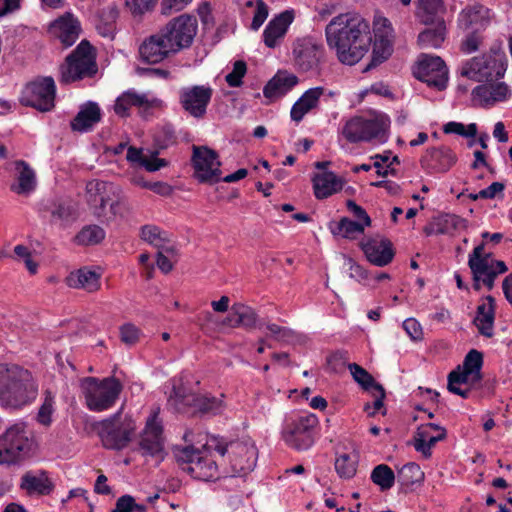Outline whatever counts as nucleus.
Listing matches in <instances>:
<instances>
[{"label":"nucleus","instance_id":"f257e3e1","mask_svg":"<svg viewBox=\"0 0 512 512\" xmlns=\"http://www.w3.org/2000/svg\"><path fill=\"white\" fill-rule=\"evenodd\" d=\"M325 35L338 60L350 66L364 57L372 40L369 23L359 14L350 12L334 17L326 26Z\"/></svg>","mask_w":512,"mask_h":512},{"label":"nucleus","instance_id":"f03ea898","mask_svg":"<svg viewBox=\"0 0 512 512\" xmlns=\"http://www.w3.org/2000/svg\"><path fill=\"white\" fill-rule=\"evenodd\" d=\"M85 200L91 214L103 224L123 219L130 213L129 203L119 186L92 179L85 186Z\"/></svg>","mask_w":512,"mask_h":512},{"label":"nucleus","instance_id":"7ed1b4c3","mask_svg":"<svg viewBox=\"0 0 512 512\" xmlns=\"http://www.w3.org/2000/svg\"><path fill=\"white\" fill-rule=\"evenodd\" d=\"M38 386L32 374L16 364L0 363V405L18 409L31 403Z\"/></svg>","mask_w":512,"mask_h":512},{"label":"nucleus","instance_id":"20e7f679","mask_svg":"<svg viewBox=\"0 0 512 512\" xmlns=\"http://www.w3.org/2000/svg\"><path fill=\"white\" fill-rule=\"evenodd\" d=\"M207 447L214 448L222 458V465H227L225 473L232 477L245 476L256 466L258 450L250 439L227 443L218 437H211Z\"/></svg>","mask_w":512,"mask_h":512},{"label":"nucleus","instance_id":"39448f33","mask_svg":"<svg viewBox=\"0 0 512 512\" xmlns=\"http://www.w3.org/2000/svg\"><path fill=\"white\" fill-rule=\"evenodd\" d=\"M389 124V118L385 114L372 112L349 118L344 122L340 132L349 143L374 140L384 142Z\"/></svg>","mask_w":512,"mask_h":512},{"label":"nucleus","instance_id":"423d86ee","mask_svg":"<svg viewBox=\"0 0 512 512\" xmlns=\"http://www.w3.org/2000/svg\"><path fill=\"white\" fill-rule=\"evenodd\" d=\"M208 441L201 449L193 446L176 447L174 457L180 468L190 474L193 478L210 481L219 477L218 464L212 458V447H207Z\"/></svg>","mask_w":512,"mask_h":512},{"label":"nucleus","instance_id":"0eeeda50","mask_svg":"<svg viewBox=\"0 0 512 512\" xmlns=\"http://www.w3.org/2000/svg\"><path fill=\"white\" fill-rule=\"evenodd\" d=\"M484 247V243L476 246L468 259V266L473 279V288L476 291L481 290L482 286L491 291L494 287L495 279L508 270L505 262L494 259L490 253H485Z\"/></svg>","mask_w":512,"mask_h":512},{"label":"nucleus","instance_id":"6e6552de","mask_svg":"<svg viewBox=\"0 0 512 512\" xmlns=\"http://www.w3.org/2000/svg\"><path fill=\"white\" fill-rule=\"evenodd\" d=\"M507 68L504 52L491 49L489 53L467 60L461 75L477 82H493L502 78Z\"/></svg>","mask_w":512,"mask_h":512},{"label":"nucleus","instance_id":"1a4fd4ad","mask_svg":"<svg viewBox=\"0 0 512 512\" xmlns=\"http://www.w3.org/2000/svg\"><path fill=\"white\" fill-rule=\"evenodd\" d=\"M82 393L89 410L101 412L112 407L119 397L122 385L115 378H105L101 381L94 377L81 380Z\"/></svg>","mask_w":512,"mask_h":512},{"label":"nucleus","instance_id":"9d476101","mask_svg":"<svg viewBox=\"0 0 512 512\" xmlns=\"http://www.w3.org/2000/svg\"><path fill=\"white\" fill-rule=\"evenodd\" d=\"M30 432L23 423L10 426L0 436V464H16L25 459L32 450Z\"/></svg>","mask_w":512,"mask_h":512},{"label":"nucleus","instance_id":"9b49d317","mask_svg":"<svg viewBox=\"0 0 512 512\" xmlns=\"http://www.w3.org/2000/svg\"><path fill=\"white\" fill-rule=\"evenodd\" d=\"M102 444L107 449L121 450L131 441L135 432V422L121 411L100 421L96 426Z\"/></svg>","mask_w":512,"mask_h":512},{"label":"nucleus","instance_id":"f8f14e48","mask_svg":"<svg viewBox=\"0 0 512 512\" xmlns=\"http://www.w3.org/2000/svg\"><path fill=\"white\" fill-rule=\"evenodd\" d=\"M96 71L93 48L88 41L83 40L60 66V82L68 84L92 76Z\"/></svg>","mask_w":512,"mask_h":512},{"label":"nucleus","instance_id":"ddd939ff","mask_svg":"<svg viewBox=\"0 0 512 512\" xmlns=\"http://www.w3.org/2000/svg\"><path fill=\"white\" fill-rule=\"evenodd\" d=\"M317 424L318 419L314 414L291 418L282 429V439L295 450H307L314 444V430Z\"/></svg>","mask_w":512,"mask_h":512},{"label":"nucleus","instance_id":"4468645a","mask_svg":"<svg viewBox=\"0 0 512 512\" xmlns=\"http://www.w3.org/2000/svg\"><path fill=\"white\" fill-rule=\"evenodd\" d=\"M483 354H466L462 364L448 374L449 392L468 398L470 389H461V384L475 385L482 380Z\"/></svg>","mask_w":512,"mask_h":512},{"label":"nucleus","instance_id":"2eb2a0df","mask_svg":"<svg viewBox=\"0 0 512 512\" xmlns=\"http://www.w3.org/2000/svg\"><path fill=\"white\" fill-rule=\"evenodd\" d=\"M212 96L213 89L210 85L185 86L178 91V102L184 113L200 120L206 116Z\"/></svg>","mask_w":512,"mask_h":512},{"label":"nucleus","instance_id":"dca6fc26","mask_svg":"<svg viewBox=\"0 0 512 512\" xmlns=\"http://www.w3.org/2000/svg\"><path fill=\"white\" fill-rule=\"evenodd\" d=\"M175 52L192 45L197 34V18L190 14H182L171 19L162 29Z\"/></svg>","mask_w":512,"mask_h":512},{"label":"nucleus","instance_id":"f3484780","mask_svg":"<svg viewBox=\"0 0 512 512\" xmlns=\"http://www.w3.org/2000/svg\"><path fill=\"white\" fill-rule=\"evenodd\" d=\"M192 164L194 167V177L200 183L212 185L221 181V162L214 150L206 146H194Z\"/></svg>","mask_w":512,"mask_h":512},{"label":"nucleus","instance_id":"a211bd4d","mask_svg":"<svg viewBox=\"0 0 512 512\" xmlns=\"http://www.w3.org/2000/svg\"><path fill=\"white\" fill-rule=\"evenodd\" d=\"M55 92L54 80L51 77H46L27 85L20 101L25 106L47 112L54 107Z\"/></svg>","mask_w":512,"mask_h":512},{"label":"nucleus","instance_id":"6ab92c4d","mask_svg":"<svg viewBox=\"0 0 512 512\" xmlns=\"http://www.w3.org/2000/svg\"><path fill=\"white\" fill-rule=\"evenodd\" d=\"M414 76L429 86L442 90L448 81V70L439 56L421 54L414 69Z\"/></svg>","mask_w":512,"mask_h":512},{"label":"nucleus","instance_id":"aec40b11","mask_svg":"<svg viewBox=\"0 0 512 512\" xmlns=\"http://www.w3.org/2000/svg\"><path fill=\"white\" fill-rule=\"evenodd\" d=\"M199 379L191 372H183L173 380V390L168 403L179 412H189V405L195 401Z\"/></svg>","mask_w":512,"mask_h":512},{"label":"nucleus","instance_id":"412c9836","mask_svg":"<svg viewBox=\"0 0 512 512\" xmlns=\"http://www.w3.org/2000/svg\"><path fill=\"white\" fill-rule=\"evenodd\" d=\"M158 104L159 101L156 98H151L146 93H138L130 89L116 98L113 110L116 115L124 118L130 116L131 109L135 107L142 116H146Z\"/></svg>","mask_w":512,"mask_h":512},{"label":"nucleus","instance_id":"4be33fe9","mask_svg":"<svg viewBox=\"0 0 512 512\" xmlns=\"http://www.w3.org/2000/svg\"><path fill=\"white\" fill-rule=\"evenodd\" d=\"M137 451L142 456L160 457L163 452L162 425L158 420L157 414L148 418L145 429L143 430L138 442Z\"/></svg>","mask_w":512,"mask_h":512},{"label":"nucleus","instance_id":"5701e85b","mask_svg":"<svg viewBox=\"0 0 512 512\" xmlns=\"http://www.w3.org/2000/svg\"><path fill=\"white\" fill-rule=\"evenodd\" d=\"M174 53L175 50L161 29L146 38L139 47L141 59L151 64L159 63Z\"/></svg>","mask_w":512,"mask_h":512},{"label":"nucleus","instance_id":"b1692460","mask_svg":"<svg viewBox=\"0 0 512 512\" xmlns=\"http://www.w3.org/2000/svg\"><path fill=\"white\" fill-rule=\"evenodd\" d=\"M360 247L367 260L378 267H384L392 262L395 252L392 242L385 237H372L361 241Z\"/></svg>","mask_w":512,"mask_h":512},{"label":"nucleus","instance_id":"393cba45","mask_svg":"<svg viewBox=\"0 0 512 512\" xmlns=\"http://www.w3.org/2000/svg\"><path fill=\"white\" fill-rule=\"evenodd\" d=\"M79 19L71 12H65L49 26V32L57 38L64 47L72 46L81 34Z\"/></svg>","mask_w":512,"mask_h":512},{"label":"nucleus","instance_id":"a878e982","mask_svg":"<svg viewBox=\"0 0 512 512\" xmlns=\"http://www.w3.org/2000/svg\"><path fill=\"white\" fill-rule=\"evenodd\" d=\"M293 54L296 66L301 71L307 72L318 66L323 48L311 39L304 38L296 41Z\"/></svg>","mask_w":512,"mask_h":512},{"label":"nucleus","instance_id":"bb28decb","mask_svg":"<svg viewBox=\"0 0 512 512\" xmlns=\"http://www.w3.org/2000/svg\"><path fill=\"white\" fill-rule=\"evenodd\" d=\"M490 10L483 5L467 6L458 15V26L464 31H482L490 24Z\"/></svg>","mask_w":512,"mask_h":512},{"label":"nucleus","instance_id":"cd10ccee","mask_svg":"<svg viewBox=\"0 0 512 512\" xmlns=\"http://www.w3.org/2000/svg\"><path fill=\"white\" fill-rule=\"evenodd\" d=\"M225 324L230 327H243L251 330L261 328L263 325L259 323L258 315L255 310L242 303L234 304L231 312L225 319Z\"/></svg>","mask_w":512,"mask_h":512},{"label":"nucleus","instance_id":"c85d7f7f","mask_svg":"<svg viewBox=\"0 0 512 512\" xmlns=\"http://www.w3.org/2000/svg\"><path fill=\"white\" fill-rule=\"evenodd\" d=\"M293 19L292 11H284L273 18L263 32L265 45L269 48L277 46L278 41L284 37Z\"/></svg>","mask_w":512,"mask_h":512},{"label":"nucleus","instance_id":"c756f323","mask_svg":"<svg viewBox=\"0 0 512 512\" xmlns=\"http://www.w3.org/2000/svg\"><path fill=\"white\" fill-rule=\"evenodd\" d=\"M323 87L310 88L293 104L290 116L295 122H300L306 114L316 109L319 105L320 98L324 95Z\"/></svg>","mask_w":512,"mask_h":512},{"label":"nucleus","instance_id":"7c9ffc66","mask_svg":"<svg viewBox=\"0 0 512 512\" xmlns=\"http://www.w3.org/2000/svg\"><path fill=\"white\" fill-rule=\"evenodd\" d=\"M467 221L455 214H445L437 217L429 226L424 228L427 236L452 235L455 231L465 230Z\"/></svg>","mask_w":512,"mask_h":512},{"label":"nucleus","instance_id":"2f4dec72","mask_svg":"<svg viewBox=\"0 0 512 512\" xmlns=\"http://www.w3.org/2000/svg\"><path fill=\"white\" fill-rule=\"evenodd\" d=\"M101 109L95 102H87L71 122V128L77 132H88L101 120Z\"/></svg>","mask_w":512,"mask_h":512},{"label":"nucleus","instance_id":"473e14b6","mask_svg":"<svg viewBox=\"0 0 512 512\" xmlns=\"http://www.w3.org/2000/svg\"><path fill=\"white\" fill-rule=\"evenodd\" d=\"M446 13L444 0H417L415 16L424 25H433L434 22L444 20Z\"/></svg>","mask_w":512,"mask_h":512},{"label":"nucleus","instance_id":"72a5a7b5","mask_svg":"<svg viewBox=\"0 0 512 512\" xmlns=\"http://www.w3.org/2000/svg\"><path fill=\"white\" fill-rule=\"evenodd\" d=\"M16 182L11 185V190L20 195H28L36 187V175L27 162L19 160L15 162Z\"/></svg>","mask_w":512,"mask_h":512},{"label":"nucleus","instance_id":"f704fd0d","mask_svg":"<svg viewBox=\"0 0 512 512\" xmlns=\"http://www.w3.org/2000/svg\"><path fill=\"white\" fill-rule=\"evenodd\" d=\"M314 194L317 199H325L342 189V181L333 172L316 174L313 179Z\"/></svg>","mask_w":512,"mask_h":512},{"label":"nucleus","instance_id":"c9c22d12","mask_svg":"<svg viewBox=\"0 0 512 512\" xmlns=\"http://www.w3.org/2000/svg\"><path fill=\"white\" fill-rule=\"evenodd\" d=\"M298 83V78L287 72H278L264 87L266 98H279L289 92Z\"/></svg>","mask_w":512,"mask_h":512},{"label":"nucleus","instance_id":"e433bc0d","mask_svg":"<svg viewBox=\"0 0 512 512\" xmlns=\"http://www.w3.org/2000/svg\"><path fill=\"white\" fill-rule=\"evenodd\" d=\"M423 161L436 172H446L456 163V155L448 147L432 148Z\"/></svg>","mask_w":512,"mask_h":512},{"label":"nucleus","instance_id":"4c0bfd02","mask_svg":"<svg viewBox=\"0 0 512 512\" xmlns=\"http://www.w3.org/2000/svg\"><path fill=\"white\" fill-rule=\"evenodd\" d=\"M494 318L495 300L492 296H486L485 301L477 307L474 319V323L482 335L492 336Z\"/></svg>","mask_w":512,"mask_h":512},{"label":"nucleus","instance_id":"58836bf2","mask_svg":"<svg viewBox=\"0 0 512 512\" xmlns=\"http://www.w3.org/2000/svg\"><path fill=\"white\" fill-rule=\"evenodd\" d=\"M447 28L444 20L434 22V27L427 28L419 33L418 45L422 49L440 48L446 39Z\"/></svg>","mask_w":512,"mask_h":512},{"label":"nucleus","instance_id":"ea45409f","mask_svg":"<svg viewBox=\"0 0 512 512\" xmlns=\"http://www.w3.org/2000/svg\"><path fill=\"white\" fill-rule=\"evenodd\" d=\"M67 284L72 288H82L93 292L98 290L100 286L99 275L95 271L82 268L76 272L70 273L67 277Z\"/></svg>","mask_w":512,"mask_h":512},{"label":"nucleus","instance_id":"a19ab883","mask_svg":"<svg viewBox=\"0 0 512 512\" xmlns=\"http://www.w3.org/2000/svg\"><path fill=\"white\" fill-rule=\"evenodd\" d=\"M427 427H418L414 435V448L416 451L421 452L425 457L431 455V448L441 440L446 438V430H441L440 434L436 436H429Z\"/></svg>","mask_w":512,"mask_h":512},{"label":"nucleus","instance_id":"79ce46f5","mask_svg":"<svg viewBox=\"0 0 512 512\" xmlns=\"http://www.w3.org/2000/svg\"><path fill=\"white\" fill-rule=\"evenodd\" d=\"M118 14V9L115 6L108 7L100 13L96 22V30L101 36L110 40L114 38Z\"/></svg>","mask_w":512,"mask_h":512},{"label":"nucleus","instance_id":"37998d69","mask_svg":"<svg viewBox=\"0 0 512 512\" xmlns=\"http://www.w3.org/2000/svg\"><path fill=\"white\" fill-rule=\"evenodd\" d=\"M396 479L402 488L407 489L421 483L424 480V472L418 464L409 462L398 470Z\"/></svg>","mask_w":512,"mask_h":512},{"label":"nucleus","instance_id":"c03bdc74","mask_svg":"<svg viewBox=\"0 0 512 512\" xmlns=\"http://www.w3.org/2000/svg\"><path fill=\"white\" fill-rule=\"evenodd\" d=\"M224 402L221 398L196 394L195 401L189 405V410L199 411L202 413H221L224 409Z\"/></svg>","mask_w":512,"mask_h":512},{"label":"nucleus","instance_id":"a18cd8bd","mask_svg":"<svg viewBox=\"0 0 512 512\" xmlns=\"http://www.w3.org/2000/svg\"><path fill=\"white\" fill-rule=\"evenodd\" d=\"M393 41L394 37H390L389 35L375 34L373 59L372 63L368 67L383 62L392 54Z\"/></svg>","mask_w":512,"mask_h":512},{"label":"nucleus","instance_id":"49530a36","mask_svg":"<svg viewBox=\"0 0 512 512\" xmlns=\"http://www.w3.org/2000/svg\"><path fill=\"white\" fill-rule=\"evenodd\" d=\"M366 225L352 221L349 218H342L334 226L331 227V232L336 236H341L347 239H355L358 235L364 232Z\"/></svg>","mask_w":512,"mask_h":512},{"label":"nucleus","instance_id":"de8ad7c7","mask_svg":"<svg viewBox=\"0 0 512 512\" xmlns=\"http://www.w3.org/2000/svg\"><path fill=\"white\" fill-rule=\"evenodd\" d=\"M370 478L381 491H387L393 487L396 475L388 465L379 464L373 468Z\"/></svg>","mask_w":512,"mask_h":512},{"label":"nucleus","instance_id":"09e8293b","mask_svg":"<svg viewBox=\"0 0 512 512\" xmlns=\"http://www.w3.org/2000/svg\"><path fill=\"white\" fill-rule=\"evenodd\" d=\"M21 488L29 493L37 492L39 494H49L52 490V484L49 479L44 476H35L26 473L21 480Z\"/></svg>","mask_w":512,"mask_h":512},{"label":"nucleus","instance_id":"8fccbe9b","mask_svg":"<svg viewBox=\"0 0 512 512\" xmlns=\"http://www.w3.org/2000/svg\"><path fill=\"white\" fill-rule=\"evenodd\" d=\"M473 93L479 97H484L486 100L502 101L506 99L509 88L504 82H499L495 85L477 86Z\"/></svg>","mask_w":512,"mask_h":512},{"label":"nucleus","instance_id":"3c124183","mask_svg":"<svg viewBox=\"0 0 512 512\" xmlns=\"http://www.w3.org/2000/svg\"><path fill=\"white\" fill-rule=\"evenodd\" d=\"M264 325L266 329V337L283 343H292L297 339L295 332L288 327L280 326L271 322H267Z\"/></svg>","mask_w":512,"mask_h":512},{"label":"nucleus","instance_id":"603ef678","mask_svg":"<svg viewBox=\"0 0 512 512\" xmlns=\"http://www.w3.org/2000/svg\"><path fill=\"white\" fill-rule=\"evenodd\" d=\"M105 238V231L98 225H88L77 235L76 242L81 245H95Z\"/></svg>","mask_w":512,"mask_h":512},{"label":"nucleus","instance_id":"864d4df0","mask_svg":"<svg viewBox=\"0 0 512 512\" xmlns=\"http://www.w3.org/2000/svg\"><path fill=\"white\" fill-rule=\"evenodd\" d=\"M141 238L158 249L164 248L167 241L166 234L155 225H145L141 228Z\"/></svg>","mask_w":512,"mask_h":512},{"label":"nucleus","instance_id":"5fc2aeb1","mask_svg":"<svg viewBox=\"0 0 512 512\" xmlns=\"http://www.w3.org/2000/svg\"><path fill=\"white\" fill-rule=\"evenodd\" d=\"M335 469L340 477L352 478L356 473V461L350 455H340L335 461Z\"/></svg>","mask_w":512,"mask_h":512},{"label":"nucleus","instance_id":"6e6d98bb","mask_svg":"<svg viewBox=\"0 0 512 512\" xmlns=\"http://www.w3.org/2000/svg\"><path fill=\"white\" fill-rule=\"evenodd\" d=\"M54 412V396L51 392L45 393L44 401L39 408L37 420L44 426H49L52 422V414Z\"/></svg>","mask_w":512,"mask_h":512},{"label":"nucleus","instance_id":"4d7b16f0","mask_svg":"<svg viewBox=\"0 0 512 512\" xmlns=\"http://www.w3.org/2000/svg\"><path fill=\"white\" fill-rule=\"evenodd\" d=\"M349 370L354 380L359 383L364 389H374L375 385H379L375 382L374 378L361 366L356 363L349 365Z\"/></svg>","mask_w":512,"mask_h":512},{"label":"nucleus","instance_id":"13d9d810","mask_svg":"<svg viewBox=\"0 0 512 512\" xmlns=\"http://www.w3.org/2000/svg\"><path fill=\"white\" fill-rule=\"evenodd\" d=\"M443 131L447 134L454 133L464 137H474L477 134V126L475 123L465 126L462 123L451 121L444 125Z\"/></svg>","mask_w":512,"mask_h":512},{"label":"nucleus","instance_id":"bf43d9fd","mask_svg":"<svg viewBox=\"0 0 512 512\" xmlns=\"http://www.w3.org/2000/svg\"><path fill=\"white\" fill-rule=\"evenodd\" d=\"M482 36L480 31L469 30V33L465 36L460 44L461 52L465 54H471L477 51L482 44Z\"/></svg>","mask_w":512,"mask_h":512},{"label":"nucleus","instance_id":"052dcab7","mask_svg":"<svg viewBox=\"0 0 512 512\" xmlns=\"http://www.w3.org/2000/svg\"><path fill=\"white\" fill-rule=\"evenodd\" d=\"M246 71V63L238 60L234 63L232 71L226 75L225 80L230 87H239L242 84V78Z\"/></svg>","mask_w":512,"mask_h":512},{"label":"nucleus","instance_id":"680f3d73","mask_svg":"<svg viewBox=\"0 0 512 512\" xmlns=\"http://www.w3.org/2000/svg\"><path fill=\"white\" fill-rule=\"evenodd\" d=\"M52 221L55 223H66L73 218V209L65 203L55 204L51 210Z\"/></svg>","mask_w":512,"mask_h":512},{"label":"nucleus","instance_id":"e2e57ef3","mask_svg":"<svg viewBox=\"0 0 512 512\" xmlns=\"http://www.w3.org/2000/svg\"><path fill=\"white\" fill-rule=\"evenodd\" d=\"M140 330L134 324L126 323L120 327V339L127 345H133L139 341Z\"/></svg>","mask_w":512,"mask_h":512},{"label":"nucleus","instance_id":"0e129e2a","mask_svg":"<svg viewBox=\"0 0 512 512\" xmlns=\"http://www.w3.org/2000/svg\"><path fill=\"white\" fill-rule=\"evenodd\" d=\"M192 0H162L161 13L171 15L183 10Z\"/></svg>","mask_w":512,"mask_h":512},{"label":"nucleus","instance_id":"69168bd1","mask_svg":"<svg viewBox=\"0 0 512 512\" xmlns=\"http://www.w3.org/2000/svg\"><path fill=\"white\" fill-rule=\"evenodd\" d=\"M164 252L167 254H173L174 249L172 247H164L163 249H160L157 253V267L161 270V272L167 274L172 271L173 264L171 260L168 258V256L164 254Z\"/></svg>","mask_w":512,"mask_h":512},{"label":"nucleus","instance_id":"338daca9","mask_svg":"<svg viewBox=\"0 0 512 512\" xmlns=\"http://www.w3.org/2000/svg\"><path fill=\"white\" fill-rule=\"evenodd\" d=\"M156 155L157 152H153L150 155H146L141 166L144 167L149 172H155L163 167H166L168 165L167 161L165 159L158 158Z\"/></svg>","mask_w":512,"mask_h":512},{"label":"nucleus","instance_id":"774afa93","mask_svg":"<svg viewBox=\"0 0 512 512\" xmlns=\"http://www.w3.org/2000/svg\"><path fill=\"white\" fill-rule=\"evenodd\" d=\"M268 16V8L267 5L264 3L263 0L257 1V9L254 14L251 28L253 30H258L260 26L264 23V21L267 19Z\"/></svg>","mask_w":512,"mask_h":512}]
</instances>
